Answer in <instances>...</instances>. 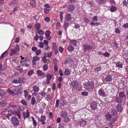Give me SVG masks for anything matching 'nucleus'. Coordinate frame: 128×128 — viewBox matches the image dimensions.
Segmentation results:
<instances>
[{
  "mask_svg": "<svg viewBox=\"0 0 128 128\" xmlns=\"http://www.w3.org/2000/svg\"><path fill=\"white\" fill-rule=\"evenodd\" d=\"M69 45L73 46H76L77 44V41L75 40H71L69 42Z\"/></svg>",
  "mask_w": 128,
  "mask_h": 128,
  "instance_id": "9b49d317",
  "label": "nucleus"
},
{
  "mask_svg": "<svg viewBox=\"0 0 128 128\" xmlns=\"http://www.w3.org/2000/svg\"><path fill=\"white\" fill-rule=\"evenodd\" d=\"M36 0H30V4L31 6L33 7H35L36 6Z\"/></svg>",
  "mask_w": 128,
  "mask_h": 128,
  "instance_id": "a211bd4d",
  "label": "nucleus"
},
{
  "mask_svg": "<svg viewBox=\"0 0 128 128\" xmlns=\"http://www.w3.org/2000/svg\"><path fill=\"white\" fill-rule=\"evenodd\" d=\"M74 6L71 5L69 6L68 8V11L69 12H71L74 10Z\"/></svg>",
  "mask_w": 128,
  "mask_h": 128,
  "instance_id": "5701e85b",
  "label": "nucleus"
},
{
  "mask_svg": "<svg viewBox=\"0 0 128 128\" xmlns=\"http://www.w3.org/2000/svg\"><path fill=\"white\" fill-rule=\"evenodd\" d=\"M68 115V113L66 111L64 110H62L60 114V117L62 118Z\"/></svg>",
  "mask_w": 128,
  "mask_h": 128,
  "instance_id": "6e6552de",
  "label": "nucleus"
},
{
  "mask_svg": "<svg viewBox=\"0 0 128 128\" xmlns=\"http://www.w3.org/2000/svg\"><path fill=\"white\" fill-rule=\"evenodd\" d=\"M11 122L14 126H16L19 125V121L15 116L12 117Z\"/></svg>",
  "mask_w": 128,
  "mask_h": 128,
  "instance_id": "f03ea898",
  "label": "nucleus"
},
{
  "mask_svg": "<svg viewBox=\"0 0 128 128\" xmlns=\"http://www.w3.org/2000/svg\"><path fill=\"white\" fill-rule=\"evenodd\" d=\"M51 32L49 30H47L45 32V35L47 37V39L48 40H50L51 38V37L50 36Z\"/></svg>",
  "mask_w": 128,
  "mask_h": 128,
  "instance_id": "f8f14e48",
  "label": "nucleus"
},
{
  "mask_svg": "<svg viewBox=\"0 0 128 128\" xmlns=\"http://www.w3.org/2000/svg\"><path fill=\"white\" fill-rule=\"evenodd\" d=\"M21 103L24 105H26L27 103L24 100H22L21 101Z\"/></svg>",
  "mask_w": 128,
  "mask_h": 128,
  "instance_id": "0e129e2a",
  "label": "nucleus"
},
{
  "mask_svg": "<svg viewBox=\"0 0 128 128\" xmlns=\"http://www.w3.org/2000/svg\"><path fill=\"white\" fill-rule=\"evenodd\" d=\"M36 73L38 76H41L42 75H44V73H42L40 70H38L37 71Z\"/></svg>",
  "mask_w": 128,
  "mask_h": 128,
  "instance_id": "c85d7f7f",
  "label": "nucleus"
},
{
  "mask_svg": "<svg viewBox=\"0 0 128 128\" xmlns=\"http://www.w3.org/2000/svg\"><path fill=\"white\" fill-rule=\"evenodd\" d=\"M16 54V51L14 49H12L11 50L10 52V55L12 56L14 54Z\"/></svg>",
  "mask_w": 128,
  "mask_h": 128,
  "instance_id": "a19ab883",
  "label": "nucleus"
},
{
  "mask_svg": "<svg viewBox=\"0 0 128 128\" xmlns=\"http://www.w3.org/2000/svg\"><path fill=\"white\" fill-rule=\"evenodd\" d=\"M79 84L78 82L76 80L72 82L71 83L70 86L72 88V90H76L78 87Z\"/></svg>",
  "mask_w": 128,
  "mask_h": 128,
  "instance_id": "7ed1b4c3",
  "label": "nucleus"
},
{
  "mask_svg": "<svg viewBox=\"0 0 128 128\" xmlns=\"http://www.w3.org/2000/svg\"><path fill=\"white\" fill-rule=\"evenodd\" d=\"M31 104L32 105L35 104L36 100L35 98L34 97H32L31 100Z\"/></svg>",
  "mask_w": 128,
  "mask_h": 128,
  "instance_id": "58836bf2",
  "label": "nucleus"
},
{
  "mask_svg": "<svg viewBox=\"0 0 128 128\" xmlns=\"http://www.w3.org/2000/svg\"><path fill=\"white\" fill-rule=\"evenodd\" d=\"M101 69L102 68L101 66L97 67L96 68H94V70L95 71H96L97 72H98L99 71H100Z\"/></svg>",
  "mask_w": 128,
  "mask_h": 128,
  "instance_id": "79ce46f5",
  "label": "nucleus"
},
{
  "mask_svg": "<svg viewBox=\"0 0 128 128\" xmlns=\"http://www.w3.org/2000/svg\"><path fill=\"white\" fill-rule=\"evenodd\" d=\"M34 72L33 70H31L28 72V75L30 76L32 75L33 73Z\"/></svg>",
  "mask_w": 128,
  "mask_h": 128,
  "instance_id": "09e8293b",
  "label": "nucleus"
},
{
  "mask_svg": "<svg viewBox=\"0 0 128 128\" xmlns=\"http://www.w3.org/2000/svg\"><path fill=\"white\" fill-rule=\"evenodd\" d=\"M117 110L120 112H121L123 109V108L121 105L120 104H118L116 106Z\"/></svg>",
  "mask_w": 128,
  "mask_h": 128,
  "instance_id": "1a4fd4ad",
  "label": "nucleus"
},
{
  "mask_svg": "<svg viewBox=\"0 0 128 128\" xmlns=\"http://www.w3.org/2000/svg\"><path fill=\"white\" fill-rule=\"evenodd\" d=\"M90 24L91 25L93 26H98L101 24L100 23L98 22H92L90 23Z\"/></svg>",
  "mask_w": 128,
  "mask_h": 128,
  "instance_id": "cd10ccee",
  "label": "nucleus"
},
{
  "mask_svg": "<svg viewBox=\"0 0 128 128\" xmlns=\"http://www.w3.org/2000/svg\"><path fill=\"white\" fill-rule=\"evenodd\" d=\"M98 93L99 95L102 96H105L104 91L102 89H100L99 90Z\"/></svg>",
  "mask_w": 128,
  "mask_h": 128,
  "instance_id": "2eb2a0df",
  "label": "nucleus"
},
{
  "mask_svg": "<svg viewBox=\"0 0 128 128\" xmlns=\"http://www.w3.org/2000/svg\"><path fill=\"white\" fill-rule=\"evenodd\" d=\"M84 51L86 52L87 51H88L89 50L92 49V47L90 46L89 45H84L83 47Z\"/></svg>",
  "mask_w": 128,
  "mask_h": 128,
  "instance_id": "0eeeda50",
  "label": "nucleus"
},
{
  "mask_svg": "<svg viewBox=\"0 0 128 128\" xmlns=\"http://www.w3.org/2000/svg\"><path fill=\"white\" fill-rule=\"evenodd\" d=\"M97 103L96 102H93L91 104V107L93 110H95L97 108Z\"/></svg>",
  "mask_w": 128,
  "mask_h": 128,
  "instance_id": "423d86ee",
  "label": "nucleus"
},
{
  "mask_svg": "<svg viewBox=\"0 0 128 128\" xmlns=\"http://www.w3.org/2000/svg\"><path fill=\"white\" fill-rule=\"evenodd\" d=\"M38 37L39 36L38 35L36 34V36H34V39L35 40L37 41L38 40Z\"/></svg>",
  "mask_w": 128,
  "mask_h": 128,
  "instance_id": "69168bd1",
  "label": "nucleus"
},
{
  "mask_svg": "<svg viewBox=\"0 0 128 128\" xmlns=\"http://www.w3.org/2000/svg\"><path fill=\"white\" fill-rule=\"evenodd\" d=\"M117 120V117H115L114 118H112V119L111 120L109 125H112L113 123H114Z\"/></svg>",
  "mask_w": 128,
  "mask_h": 128,
  "instance_id": "4468645a",
  "label": "nucleus"
},
{
  "mask_svg": "<svg viewBox=\"0 0 128 128\" xmlns=\"http://www.w3.org/2000/svg\"><path fill=\"white\" fill-rule=\"evenodd\" d=\"M105 117L107 120L109 121L112 118V115L109 113H106L105 115Z\"/></svg>",
  "mask_w": 128,
  "mask_h": 128,
  "instance_id": "ddd939ff",
  "label": "nucleus"
},
{
  "mask_svg": "<svg viewBox=\"0 0 128 128\" xmlns=\"http://www.w3.org/2000/svg\"><path fill=\"white\" fill-rule=\"evenodd\" d=\"M26 112L24 111H22V115L24 119L25 120L26 118H28L30 115V112L28 109L26 110Z\"/></svg>",
  "mask_w": 128,
  "mask_h": 128,
  "instance_id": "20e7f679",
  "label": "nucleus"
},
{
  "mask_svg": "<svg viewBox=\"0 0 128 128\" xmlns=\"http://www.w3.org/2000/svg\"><path fill=\"white\" fill-rule=\"evenodd\" d=\"M119 96L120 98H124L125 95L124 92H119Z\"/></svg>",
  "mask_w": 128,
  "mask_h": 128,
  "instance_id": "4be33fe9",
  "label": "nucleus"
},
{
  "mask_svg": "<svg viewBox=\"0 0 128 128\" xmlns=\"http://www.w3.org/2000/svg\"><path fill=\"white\" fill-rule=\"evenodd\" d=\"M92 20L94 21H97L98 20V18L97 16H94L92 18Z\"/></svg>",
  "mask_w": 128,
  "mask_h": 128,
  "instance_id": "5fc2aeb1",
  "label": "nucleus"
},
{
  "mask_svg": "<svg viewBox=\"0 0 128 128\" xmlns=\"http://www.w3.org/2000/svg\"><path fill=\"white\" fill-rule=\"evenodd\" d=\"M60 101V104L62 106H64L66 104L67 102L65 100V98L63 96L61 97Z\"/></svg>",
  "mask_w": 128,
  "mask_h": 128,
  "instance_id": "39448f33",
  "label": "nucleus"
},
{
  "mask_svg": "<svg viewBox=\"0 0 128 128\" xmlns=\"http://www.w3.org/2000/svg\"><path fill=\"white\" fill-rule=\"evenodd\" d=\"M72 62V60L71 58L70 57H68L64 62L65 64H67L68 63H70Z\"/></svg>",
  "mask_w": 128,
  "mask_h": 128,
  "instance_id": "6ab92c4d",
  "label": "nucleus"
},
{
  "mask_svg": "<svg viewBox=\"0 0 128 128\" xmlns=\"http://www.w3.org/2000/svg\"><path fill=\"white\" fill-rule=\"evenodd\" d=\"M5 68L2 66V64L0 65V70L3 71L5 70Z\"/></svg>",
  "mask_w": 128,
  "mask_h": 128,
  "instance_id": "774afa93",
  "label": "nucleus"
},
{
  "mask_svg": "<svg viewBox=\"0 0 128 128\" xmlns=\"http://www.w3.org/2000/svg\"><path fill=\"white\" fill-rule=\"evenodd\" d=\"M110 113L114 116H116L117 114V112L114 109L112 110Z\"/></svg>",
  "mask_w": 128,
  "mask_h": 128,
  "instance_id": "7c9ffc66",
  "label": "nucleus"
},
{
  "mask_svg": "<svg viewBox=\"0 0 128 128\" xmlns=\"http://www.w3.org/2000/svg\"><path fill=\"white\" fill-rule=\"evenodd\" d=\"M37 32L39 34H40V35H43L44 34V32L41 30H38Z\"/></svg>",
  "mask_w": 128,
  "mask_h": 128,
  "instance_id": "864d4df0",
  "label": "nucleus"
},
{
  "mask_svg": "<svg viewBox=\"0 0 128 128\" xmlns=\"http://www.w3.org/2000/svg\"><path fill=\"white\" fill-rule=\"evenodd\" d=\"M119 97H116L115 99V102L117 103H122V100Z\"/></svg>",
  "mask_w": 128,
  "mask_h": 128,
  "instance_id": "dca6fc26",
  "label": "nucleus"
},
{
  "mask_svg": "<svg viewBox=\"0 0 128 128\" xmlns=\"http://www.w3.org/2000/svg\"><path fill=\"white\" fill-rule=\"evenodd\" d=\"M42 60L44 63H45L46 62V59L45 56H44L42 57Z\"/></svg>",
  "mask_w": 128,
  "mask_h": 128,
  "instance_id": "052dcab7",
  "label": "nucleus"
},
{
  "mask_svg": "<svg viewBox=\"0 0 128 128\" xmlns=\"http://www.w3.org/2000/svg\"><path fill=\"white\" fill-rule=\"evenodd\" d=\"M44 20L46 22H48L50 21V18L49 17H47L44 19Z\"/></svg>",
  "mask_w": 128,
  "mask_h": 128,
  "instance_id": "3c124183",
  "label": "nucleus"
},
{
  "mask_svg": "<svg viewBox=\"0 0 128 128\" xmlns=\"http://www.w3.org/2000/svg\"><path fill=\"white\" fill-rule=\"evenodd\" d=\"M54 52L55 54H56L58 52L57 48L56 47L54 46Z\"/></svg>",
  "mask_w": 128,
  "mask_h": 128,
  "instance_id": "603ef678",
  "label": "nucleus"
},
{
  "mask_svg": "<svg viewBox=\"0 0 128 128\" xmlns=\"http://www.w3.org/2000/svg\"><path fill=\"white\" fill-rule=\"evenodd\" d=\"M8 53V50H6L5 52H3L2 54L0 56L1 58H2L3 57L5 56H6Z\"/></svg>",
  "mask_w": 128,
  "mask_h": 128,
  "instance_id": "ea45409f",
  "label": "nucleus"
},
{
  "mask_svg": "<svg viewBox=\"0 0 128 128\" xmlns=\"http://www.w3.org/2000/svg\"><path fill=\"white\" fill-rule=\"evenodd\" d=\"M41 50H40L39 49L38 50H36L35 52L36 55H38L41 54Z\"/></svg>",
  "mask_w": 128,
  "mask_h": 128,
  "instance_id": "c03bdc74",
  "label": "nucleus"
},
{
  "mask_svg": "<svg viewBox=\"0 0 128 128\" xmlns=\"http://www.w3.org/2000/svg\"><path fill=\"white\" fill-rule=\"evenodd\" d=\"M20 50V48L18 45L16 44L15 48V51H16V54L17 52L19 51Z\"/></svg>",
  "mask_w": 128,
  "mask_h": 128,
  "instance_id": "bb28decb",
  "label": "nucleus"
},
{
  "mask_svg": "<svg viewBox=\"0 0 128 128\" xmlns=\"http://www.w3.org/2000/svg\"><path fill=\"white\" fill-rule=\"evenodd\" d=\"M7 104V102L5 100H3L2 102H0V105L2 106H5Z\"/></svg>",
  "mask_w": 128,
  "mask_h": 128,
  "instance_id": "a878e982",
  "label": "nucleus"
},
{
  "mask_svg": "<svg viewBox=\"0 0 128 128\" xmlns=\"http://www.w3.org/2000/svg\"><path fill=\"white\" fill-rule=\"evenodd\" d=\"M80 27L79 25L77 24L74 23V28H79Z\"/></svg>",
  "mask_w": 128,
  "mask_h": 128,
  "instance_id": "e2e57ef3",
  "label": "nucleus"
},
{
  "mask_svg": "<svg viewBox=\"0 0 128 128\" xmlns=\"http://www.w3.org/2000/svg\"><path fill=\"white\" fill-rule=\"evenodd\" d=\"M49 9L47 8H45L44 9V12L45 13L47 14L49 12Z\"/></svg>",
  "mask_w": 128,
  "mask_h": 128,
  "instance_id": "bf43d9fd",
  "label": "nucleus"
},
{
  "mask_svg": "<svg viewBox=\"0 0 128 128\" xmlns=\"http://www.w3.org/2000/svg\"><path fill=\"white\" fill-rule=\"evenodd\" d=\"M67 49L69 52H72L74 50V48L73 46L69 45Z\"/></svg>",
  "mask_w": 128,
  "mask_h": 128,
  "instance_id": "412c9836",
  "label": "nucleus"
},
{
  "mask_svg": "<svg viewBox=\"0 0 128 128\" xmlns=\"http://www.w3.org/2000/svg\"><path fill=\"white\" fill-rule=\"evenodd\" d=\"M48 66L47 64L44 65L43 67V70L44 71H46L48 69Z\"/></svg>",
  "mask_w": 128,
  "mask_h": 128,
  "instance_id": "6e6d98bb",
  "label": "nucleus"
},
{
  "mask_svg": "<svg viewBox=\"0 0 128 128\" xmlns=\"http://www.w3.org/2000/svg\"><path fill=\"white\" fill-rule=\"evenodd\" d=\"M33 90L35 92H38L39 90V88L36 85L34 86L33 87Z\"/></svg>",
  "mask_w": 128,
  "mask_h": 128,
  "instance_id": "393cba45",
  "label": "nucleus"
},
{
  "mask_svg": "<svg viewBox=\"0 0 128 128\" xmlns=\"http://www.w3.org/2000/svg\"><path fill=\"white\" fill-rule=\"evenodd\" d=\"M64 74L65 75L69 76L70 74V72L69 70L66 69L64 71Z\"/></svg>",
  "mask_w": 128,
  "mask_h": 128,
  "instance_id": "c9c22d12",
  "label": "nucleus"
},
{
  "mask_svg": "<svg viewBox=\"0 0 128 128\" xmlns=\"http://www.w3.org/2000/svg\"><path fill=\"white\" fill-rule=\"evenodd\" d=\"M40 24L39 23H37L35 25V28L36 30L40 29Z\"/></svg>",
  "mask_w": 128,
  "mask_h": 128,
  "instance_id": "4c0bfd02",
  "label": "nucleus"
},
{
  "mask_svg": "<svg viewBox=\"0 0 128 128\" xmlns=\"http://www.w3.org/2000/svg\"><path fill=\"white\" fill-rule=\"evenodd\" d=\"M106 82H109L112 80V78L111 75H109L107 76L105 78Z\"/></svg>",
  "mask_w": 128,
  "mask_h": 128,
  "instance_id": "f3484780",
  "label": "nucleus"
},
{
  "mask_svg": "<svg viewBox=\"0 0 128 128\" xmlns=\"http://www.w3.org/2000/svg\"><path fill=\"white\" fill-rule=\"evenodd\" d=\"M81 94L83 96H87L88 95V94L87 92H82Z\"/></svg>",
  "mask_w": 128,
  "mask_h": 128,
  "instance_id": "de8ad7c7",
  "label": "nucleus"
},
{
  "mask_svg": "<svg viewBox=\"0 0 128 128\" xmlns=\"http://www.w3.org/2000/svg\"><path fill=\"white\" fill-rule=\"evenodd\" d=\"M46 117L44 115H42L41 117V120H46Z\"/></svg>",
  "mask_w": 128,
  "mask_h": 128,
  "instance_id": "338daca9",
  "label": "nucleus"
},
{
  "mask_svg": "<svg viewBox=\"0 0 128 128\" xmlns=\"http://www.w3.org/2000/svg\"><path fill=\"white\" fill-rule=\"evenodd\" d=\"M46 77L48 80H50L52 78V76L50 74H48L46 76Z\"/></svg>",
  "mask_w": 128,
  "mask_h": 128,
  "instance_id": "37998d69",
  "label": "nucleus"
},
{
  "mask_svg": "<svg viewBox=\"0 0 128 128\" xmlns=\"http://www.w3.org/2000/svg\"><path fill=\"white\" fill-rule=\"evenodd\" d=\"M37 50V48L36 47L33 46L32 48V50L33 52H36Z\"/></svg>",
  "mask_w": 128,
  "mask_h": 128,
  "instance_id": "13d9d810",
  "label": "nucleus"
},
{
  "mask_svg": "<svg viewBox=\"0 0 128 128\" xmlns=\"http://www.w3.org/2000/svg\"><path fill=\"white\" fill-rule=\"evenodd\" d=\"M123 67L122 65L119 62H117L116 64V67L118 68H122Z\"/></svg>",
  "mask_w": 128,
  "mask_h": 128,
  "instance_id": "f704fd0d",
  "label": "nucleus"
},
{
  "mask_svg": "<svg viewBox=\"0 0 128 128\" xmlns=\"http://www.w3.org/2000/svg\"><path fill=\"white\" fill-rule=\"evenodd\" d=\"M94 83L92 81H89L86 83L84 85L85 89L88 90H92L94 87Z\"/></svg>",
  "mask_w": 128,
  "mask_h": 128,
  "instance_id": "f257e3e1",
  "label": "nucleus"
},
{
  "mask_svg": "<svg viewBox=\"0 0 128 128\" xmlns=\"http://www.w3.org/2000/svg\"><path fill=\"white\" fill-rule=\"evenodd\" d=\"M65 18L66 20L68 21H70L72 19V16L70 14H67L65 16Z\"/></svg>",
  "mask_w": 128,
  "mask_h": 128,
  "instance_id": "aec40b11",
  "label": "nucleus"
},
{
  "mask_svg": "<svg viewBox=\"0 0 128 128\" xmlns=\"http://www.w3.org/2000/svg\"><path fill=\"white\" fill-rule=\"evenodd\" d=\"M15 114L20 119V111H16L15 112Z\"/></svg>",
  "mask_w": 128,
  "mask_h": 128,
  "instance_id": "e433bc0d",
  "label": "nucleus"
},
{
  "mask_svg": "<svg viewBox=\"0 0 128 128\" xmlns=\"http://www.w3.org/2000/svg\"><path fill=\"white\" fill-rule=\"evenodd\" d=\"M5 94V92L2 90H0V100L2 99L3 96Z\"/></svg>",
  "mask_w": 128,
  "mask_h": 128,
  "instance_id": "b1692460",
  "label": "nucleus"
},
{
  "mask_svg": "<svg viewBox=\"0 0 128 128\" xmlns=\"http://www.w3.org/2000/svg\"><path fill=\"white\" fill-rule=\"evenodd\" d=\"M60 23L59 22H58L56 23V28L57 30H58L60 29Z\"/></svg>",
  "mask_w": 128,
  "mask_h": 128,
  "instance_id": "a18cd8bd",
  "label": "nucleus"
},
{
  "mask_svg": "<svg viewBox=\"0 0 128 128\" xmlns=\"http://www.w3.org/2000/svg\"><path fill=\"white\" fill-rule=\"evenodd\" d=\"M40 58L38 56H35L33 58L32 63L33 64H36V62L39 60Z\"/></svg>",
  "mask_w": 128,
  "mask_h": 128,
  "instance_id": "9d476101",
  "label": "nucleus"
},
{
  "mask_svg": "<svg viewBox=\"0 0 128 128\" xmlns=\"http://www.w3.org/2000/svg\"><path fill=\"white\" fill-rule=\"evenodd\" d=\"M39 47L41 48H43L44 46L43 44V43L42 42H40L39 43V45L38 46Z\"/></svg>",
  "mask_w": 128,
  "mask_h": 128,
  "instance_id": "8fccbe9b",
  "label": "nucleus"
},
{
  "mask_svg": "<svg viewBox=\"0 0 128 128\" xmlns=\"http://www.w3.org/2000/svg\"><path fill=\"white\" fill-rule=\"evenodd\" d=\"M117 10L116 7L114 6H112L110 9V11L112 12H115Z\"/></svg>",
  "mask_w": 128,
  "mask_h": 128,
  "instance_id": "72a5a7b5",
  "label": "nucleus"
},
{
  "mask_svg": "<svg viewBox=\"0 0 128 128\" xmlns=\"http://www.w3.org/2000/svg\"><path fill=\"white\" fill-rule=\"evenodd\" d=\"M69 26V24L68 23L65 22L64 24L63 28L64 30L66 31V29Z\"/></svg>",
  "mask_w": 128,
  "mask_h": 128,
  "instance_id": "473e14b6",
  "label": "nucleus"
},
{
  "mask_svg": "<svg viewBox=\"0 0 128 128\" xmlns=\"http://www.w3.org/2000/svg\"><path fill=\"white\" fill-rule=\"evenodd\" d=\"M18 8L17 7H15L14 8V10L12 11H11V13L12 14L14 13L16 11L18 10Z\"/></svg>",
  "mask_w": 128,
  "mask_h": 128,
  "instance_id": "680f3d73",
  "label": "nucleus"
},
{
  "mask_svg": "<svg viewBox=\"0 0 128 128\" xmlns=\"http://www.w3.org/2000/svg\"><path fill=\"white\" fill-rule=\"evenodd\" d=\"M86 121L82 120V121L80 122V124L81 126H84L86 125Z\"/></svg>",
  "mask_w": 128,
  "mask_h": 128,
  "instance_id": "c756f323",
  "label": "nucleus"
},
{
  "mask_svg": "<svg viewBox=\"0 0 128 128\" xmlns=\"http://www.w3.org/2000/svg\"><path fill=\"white\" fill-rule=\"evenodd\" d=\"M14 88H15V87H11L10 90L9 91V92L10 93L12 94H14V92H16L15 91V89H14Z\"/></svg>",
  "mask_w": 128,
  "mask_h": 128,
  "instance_id": "2f4dec72",
  "label": "nucleus"
},
{
  "mask_svg": "<svg viewBox=\"0 0 128 128\" xmlns=\"http://www.w3.org/2000/svg\"><path fill=\"white\" fill-rule=\"evenodd\" d=\"M103 55L105 56L108 57L109 56L110 54L108 52H106L104 53L103 54Z\"/></svg>",
  "mask_w": 128,
  "mask_h": 128,
  "instance_id": "4d7b16f0",
  "label": "nucleus"
},
{
  "mask_svg": "<svg viewBox=\"0 0 128 128\" xmlns=\"http://www.w3.org/2000/svg\"><path fill=\"white\" fill-rule=\"evenodd\" d=\"M63 118H64L63 120L64 122H68L69 121V119L68 117L66 116Z\"/></svg>",
  "mask_w": 128,
  "mask_h": 128,
  "instance_id": "49530a36",
  "label": "nucleus"
}]
</instances>
